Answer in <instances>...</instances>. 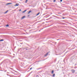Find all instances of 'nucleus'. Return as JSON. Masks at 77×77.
Returning <instances> with one entry per match:
<instances>
[{
	"mask_svg": "<svg viewBox=\"0 0 77 77\" xmlns=\"http://www.w3.org/2000/svg\"><path fill=\"white\" fill-rule=\"evenodd\" d=\"M71 71H72V73H74V72H75V71L74 70V69H72L71 70Z\"/></svg>",
	"mask_w": 77,
	"mask_h": 77,
	"instance_id": "obj_1",
	"label": "nucleus"
},
{
	"mask_svg": "<svg viewBox=\"0 0 77 77\" xmlns=\"http://www.w3.org/2000/svg\"><path fill=\"white\" fill-rule=\"evenodd\" d=\"M49 53H50V52H47V53L45 55V57H46V56H47L48 54H49Z\"/></svg>",
	"mask_w": 77,
	"mask_h": 77,
	"instance_id": "obj_2",
	"label": "nucleus"
},
{
	"mask_svg": "<svg viewBox=\"0 0 77 77\" xmlns=\"http://www.w3.org/2000/svg\"><path fill=\"white\" fill-rule=\"evenodd\" d=\"M19 4H16L15 5V6H19Z\"/></svg>",
	"mask_w": 77,
	"mask_h": 77,
	"instance_id": "obj_3",
	"label": "nucleus"
},
{
	"mask_svg": "<svg viewBox=\"0 0 77 77\" xmlns=\"http://www.w3.org/2000/svg\"><path fill=\"white\" fill-rule=\"evenodd\" d=\"M12 3H8V4H7V5H10V4H12Z\"/></svg>",
	"mask_w": 77,
	"mask_h": 77,
	"instance_id": "obj_4",
	"label": "nucleus"
},
{
	"mask_svg": "<svg viewBox=\"0 0 77 77\" xmlns=\"http://www.w3.org/2000/svg\"><path fill=\"white\" fill-rule=\"evenodd\" d=\"M24 18H25V16H23L21 18V19H24Z\"/></svg>",
	"mask_w": 77,
	"mask_h": 77,
	"instance_id": "obj_5",
	"label": "nucleus"
},
{
	"mask_svg": "<svg viewBox=\"0 0 77 77\" xmlns=\"http://www.w3.org/2000/svg\"><path fill=\"white\" fill-rule=\"evenodd\" d=\"M51 18H52V17H51L50 18H49V19H47V20H50V19H51Z\"/></svg>",
	"mask_w": 77,
	"mask_h": 77,
	"instance_id": "obj_6",
	"label": "nucleus"
},
{
	"mask_svg": "<svg viewBox=\"0 0 77 77\" xmlns=\"http://www.w3.org/2000/svg\"><path fill=\"white\" fill-rule=\"evenodd\" d=\"M26 11H27V10H25L24 11H23V13H24L25 12H26Z\"/></svg>",
	"mask_w": 77,
	"mask_h": 77,
	"instance_id": "obj_7",
	"label": "nucleus"
},
{
	"mask_svg": "<svg viewBox=\"0 0 77 77\" xmlns=\"http://www.w3.org/2000/svg\"><path fill=\"white\" fill-rule=\"evenodd\" d=\"M40 14V12H38L37 14H36V16H38V15L39 14Z\"/></svg>",
	"mask_w": 77,
	"mask_h": 77,
	"instance_id": "obj_8",
	"label": "nucleus"
},
{
	"mask_svg": "<svg viewBox=\"0 0 77 77\" xmlns=\"http://www.w3.org/2000/svg\"><path fill=\"white\" fill-rule=\"evenodd\" d=\"M8 12V10H7L6 12H5L4 13V14H7V12Z\"/></svg>",
	"mask_w": 77,
	"mask_h": 77,
	"instance_id": "obj_9",
	"label": "nucleus"
},
{
	"mask_svg": "<svg viewBox=\"0 0 77 77\" xmlns=\"http://www.w3.org/2000/svg\"><path fill=\"white\" fill-rule=\"evenodd\" d=\"M32 12V11H29L28 13V14H30V12Z\"/></svg>",
	"mask_w": 77,
	"mask_h": 77,
	"instance_id": "obj_10",
	"label": "nucleus"
},
{
	"mask_svg": "<svg viewBox=\"0 0 77 77\" xmlns=\"http://www.w3.org/2000/svg\"><path fill=\"white\" fill-rule=\"evenodd\" d=\"M4 41V40H3V39H1L0 40V42L1 41Z\"/></svg>",
	"mask_w": 77,
	"mask_h": 77,
	"instance_id": "obj_11",
	"label": "nucleus"
},
{
	"mask_svg": "<svg viewBox=\"0 0 77 77\" xmlns=\"http://www.w3.org/2000/svg\"><path fill=\"white\" fill-rule=\"evenodd\" d=\"M54 71L52 70V72H51L52 74H53V73H54Z\"/></svg>",
	"mask_w": 77,
	"mask_h": 77,
	"instance_id": "obj_12",
	"label": "nucleus"
},
{
	"mask_svg": "<svg viewBox=\"0 0 77 77\" xmlns=\"http://www.w3.org/2000/svg\"><path fill=\"white\" fill-rule=\"evenodd\" d=\"M28 1V0H26V1H25V3H26L27 2V1Z\"/></svg>",
	"mask_w": 77,
	"mask_h": 77,
	"instance_id": "obj_13",
	"label": "nucleus"
},
{
	"mask_svg": "<svg viewBox=\"0 0 77 77\" xmlns=\"http://www.w3.org/2000/svg\"><path fill=\"white\" fill-rule=\"evenodd\" d=\"M55 76V74H54L53 75V77H54Z\"/></svg>",
	"mask_w": 77,
	"mask_h": 77,
	"instance_id": "obj_14",
	"label": "nucleus"
},
{
	"mask_svg": "<svg viewBox=\"0 0 77 77\" xmlns=\"http://www.w3.org/2000/svg\"><path fill=\"white\" fill-rule=\"evenodd\" d=\"M6 27H9V25H7L6 26Z\"/></svg>",
	"mask_w": 77,
	"mask_h": 77,
	"instance_id": "obj_15",
	"label": "nucleus"
},
{
	"mask_svg": "<svg viewBox=\"0 0 77 77\" xmlns=\"http://www.w3.org/2000/svg\"><path fill=\"white\" fill-rule=\"evenodd\" d=\"M32 69V68L31 67V68L30 69V70H31V69Z\"/></svg>",
	"mask_w": 77,
	"mask_h": 77,
	"instance_id": "obj_16",
	"label": "nucleus"
},
{
	"mask_svg": "<svg viewBox=\"0 0 77 77\" xmlns=\"http://www.w3.org/2000/svg\"><path fill=\"white\" fill-rule=\"evenodd\" d=\"M56 2V0H54V2Z\"/></svg>",
	"mask_w": 77,
	"mask_h": 77,
	"instance_id": "obj_17",
	"label": "nucleus"
},
{
	"mask_svg": "<svg viewBox=\"0 0 77 77\" xmlns=\"http://www.w3.org/2000/svg\"><path fill=\"white\" fill-rule=\"evenodd\" d=\"M60 2H62V0H60Z\"/></svg>",
	"mask_w": 77,
	"mask_h": 77,
	"instance_id": "obj_18",
	"label": "nucleus"
},
{
	"mask_svg": "<svg viewBox=\"0 0 77 77\" xmlns=\"http://www.w3.org/2000/svg\"><path fill=\"white\" fill-rule=\"evenodd\" d=\"M36 77H39V76H38V75H37L36 76Z\"/></svg>",
	"mask_w": 77,
	"mask_h": 77,
	"instance_id": "obj_19",
	"label": "nucleus"
},
{
	"mask_svg": "<svg viewBox=\"0 0 77 77\" xmlns=\"http://www.w3.org/2000/svg\"><path fill=\"white\" fill-rule=\"evenodd\" d=\"M21 11V9L19 10V11Z\"/></svg>",
	"mask_w": 77,
	"mask_h": 77,
	"instance_id": "obj_20",
	"label": "nucleus"
},
{
	"mask_svg": "<svg viewBox=\"0 0 77 77\" xmlns=\"http://www.w3.org/2000/svg\"><path fill=\"white\" fill-rule=\"evenodd\" d=\"M61 14V13H58L59 14Z\"/></svg>",
	"mask_w": 77,
	"mask_h": 77,
	"instance_id": "obj_21",
	"label": "nucleus"
},
{
	"mask_svg": "<svg viewBox=\"0 0 77 77\" xmlns=\"http://www.w3.org/2000/svg\"><path fill=\"white\" fill-rule=\"evenodd\" d=\"M63 19H64V18L63 17Z\"/></svg>",
	"mask_w": 77,
	"mask_h": 77,
	"instance_id": "obj_22",
	"label": "nucleus"
},
{
	"mask_svg": "<svg viewBox=\"0 0 77 77\" xmlns=\"http://www.w3.org/2000/svg\"><path fill=\"white\" fill-rule=\"evenodd\" d=\"M7 75H8V74H7Z\"/></svg>",
	"mask_w": 77,
	"mask_h": 77,
	"instance_id": "obj_23",
	"label": "nucleus"
},
{
	"mask_svg": "<svg viewBox=\"0 0 77 77\" xmlns=\"http://www.w3.org/2000/svg\"><path fill=\"white\" fill-rule=\"evenodd\" d=\"M8 73H9V72H8Z\"/></svg>",
	"mask_w": 77,
	"mask_h": 77,
	"instance_id": "obj_24",
	"label": "nucleus"
},
{
	"mask_svg": "<svg viewBox=\"0 0 77 77\" xmlns=\"http://www.w3.org/2000/svg\"><path fill=\"white\" fill-rule=\"evenodd\" d=\"M40 31V30H39V31Z\"/></svg>",
	"mask_w": 77,
	"mask_h": 77,
	"instance_id": "obj_25",
	"label": "nucleus"
},
{
	"mask_svg": "<svg viewBox=\"0 0 77 77\" xmlns=\"http://www.w3.org/2000/svg\"><path fill=\"white\" fill-rule=\"evenodd\" d=\"M75 65H76V64H75Z\"/></svg>",
	"mask_w": 77,
	"mask_h": 77,
	"instance_id": "obj_26",
	"label": "nucleus"
},
{
	"mask_svg": "<svg viewBox=\"0 0 77 77\" xmlns=\"http://www.w3.org/2000/svg\"><path fill=\"white\" fill-rule=\"evenodd\" d=\"M67 1L68 0H66Z\"/></svg>",
	"mask_w": 77,
	"mask_h": 77,
	"instance_id": "obj_27",
	"label": "nucleus"
}]
</instances>
